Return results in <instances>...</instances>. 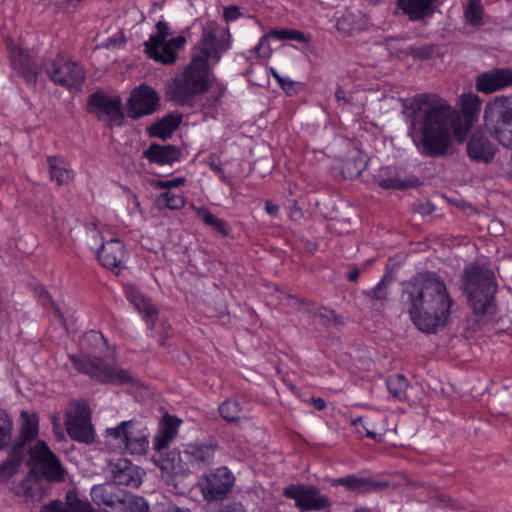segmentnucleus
<instances>
[{
  "mask_svg": "<svg viewBox=\"0 0 512 512\" xmlns=\"http://www.w3.org/2000/svg\"><path fill=\"white\" fill-rule=\"evenodd\" d=\"M408 134L420 154L441 157L448 153L459 116L447 100L435 93H420L406 100Z\"/></svg>",
  "mask_w": 512,
  "mask_h": 512,
  "instance_id": "obj_1",
  "label": "nucleus"
},
{
  "mask_svg": "<svg viewBox=\"0 0 512 512\" xmlns=\"http://www.w3.org/2000/svg\"><path fill=\"white\" fill-rule=\"evenodd\" d=\"M402 285L403 304L420 331L436 333L446 325L454 301L438 274L418 273Z\"/></svg>",
  "mask_w": 512,
  "mask_h": 512,
  "instance_id": "obj_2",
  "label": "nucleus"
},
{
  "mask_svg": "<svg viewBox=\"0 0 512 512\" xmlns=\"http://www.w3.org/2000/svg\"><path fill=\"white\" fill-rule=\"evenodd\" d=\"M228 49L218 38V25L214 21L203 27L198 47L194 49L191 61L168 82L166 94L178 105H192L196 97L204 94L210 87L213 76L209 60L218 62L220 53Z\"/></svg>",
  "mask_w": 512,
  "mask_h": 512,
  "instance_id": "obj_3",
  "label": "nucleus"
},
{
  "mask_svg": "<svg viewBox=\"0 0 512 512\" xmlns=\"http://www.w3.org/2000/svg\"><path fill=\"white\" fill-rule=\"evenodd\" d=\"M463 288L467 301L477 315L491 313L497 282L493 271L485 266L470 265L464 269Z\"/></svg>",
  "mask_w": 512,
  "mask_h": 512,
  "instance_id": "obj_4",
  "label": "nucleus"
},
{
  "mask_svg": "<svg viewBox=\"0 0 512 512\" xmlns=\"http://www.w3.org/2000/svg\"><path fill=\"white\" fill-rule=\"evenodd\" d=\"M483 122L500 146L512 150V97L498 95L490 99L484 107Z\"/></svg>",
  "mask_w": 512,
  "mask_h": 512,
  "instance_id": "obj_5",
  "label": "nucleus"
},
{
  "mask_svg": "<svg viewBox=\"0 0 512 512\" xmlns=\"http://www.w3.org/2000/svg\"><path fill=\"white\" fill-rule=\"evenodd\" d=\"M74 367L82 373L89 375L92 379L113 385L136 384L134 376L123 368L109 365L101 358H77L69 355Z\"/></svg>",
  "mask_w": 512,
  "mask_h": 512,
  "instance_id": "obj_6",
  "label": "nucleus"
},
{
  "mask_svg": "<svg viewBox=\"0 0 512 512\" xmlns=\"http://www.w3.org/2000/svg\"><path fill=\"white\" fill-rule=\"evenodd\" d=\"M157 34L151 35L144 42L145 52L150 59L164 65L174 64L177 60L178 51L184 46L186 39L184 36H177L170 40L166 37L170 35V28L164 21L156 23Z\"/></svg>",
  "mask_w": 512,
  "mask_h": 512,
  "instance_id": "obj_7",
  "label": "nucleus"
},
{
  "mask_svg": "<svg viewBox=\"0 0 512 512\" xmlns=\"http://www.w3.org/2000/svg\"><path fill=\"white\" fill-rule=\"evenodd\" d=\"M31 472L50 482H63L66 470L46 442L36 441L28 450Z\"/></svg>",
  "mask_w": 512,
  "mask_h": 512,
  "instance_id": "obj_8",
  "label": "nucleus"
},
{
  "mask_svg": "<svg viewBox=\"0 0 512 512\" xmlns=\"http://www.w3.org/2000/svg\"><path fill=\"white\" fill-rule=\"evenodd\" d=\"M45 70L52 82L63 87H78L85 80L83 67L61 55L47 60Z\"/></svg>",
  "mask_w": 512,
  "mask_h": 512,
  "instance_id": "obj_9",
  "label": "nucleus"
},
{
  "mask_svg": "<svg viewBox=\"0 0 512 512\" xmlns=\"http://www.w3.org/2000/svg\"><path fill=\"white\" fill-rule=\"evenodd\" d=\"M283 493L285 497L293 499L301 511H330V499L314 486L292 484Z\"/></svg>",
  "mask_w": 512,
  "mask_h": 512,
  "instance_id": "obj_10",
  "label": "nucleus"
},
{
  "mask_svg": "<svg viewBox=\"0 0 512 512\" xmlns=\"http://www.w3.org/2000/svg\"><path fill=\"white\" fill-rule=\"evenodd\" d=\"M233 483V474L226 467H221L203 476L199 486L204 498L212 501L226 495L231 490Z\"/></svg>",
  "mask_w": 512,
  "mask_h": 512,
  "instance_id": "obj_11",
  "label": "nucleus"
},
{
  "mask_svg": "<svg viewBox=\"0 0 512 512\" xmlns=\"http://www.w3.org/2000/svg\"><path fill=\"white\" fill-rule=\"evenodd\" d=\"M159 107V97L156 91L147 85L134 89L127 104V116L138 119L154 113Z\"/></svg>",
  "mask_w": 512,
  "mask_h": 512,
  "instance_id": "obj_12",
  "label": "nucleus"
},
{
  "mask_svg": "<svg viewBox=\"0 0 512 512\" xmlns=\"http://www.w3.org/2000/svg\"><path fill=\"white\" fill-rule=\"evenodd\" d=\"M66 427L69 436L78 442L90 443L94 440L90 413L84 405L67 412Z\"/></svg>",
  "mask_w": 512,
  "mask_h": 512,
  "instance_id": "obj_13",
  "label": "nucleus"
},
{
  "mask_svg": "<svg viewBox=\"0 0 512 512\" xmlns=\"http://www.w3.org/2000/svg\"><path fill=\"white\" fill-rule=\"evenodd\" d=\"M89 109L98 119L107 120L111 125L119 124L123 117L121 100L108 97L100 92H95L89 97Z\"/></svg>",
  "mask_w": 512,
  "mask_h": 512,
  "instance_id": "obj_14",
  "label": "nucleus"
},
{
  "mask_svg": "<svg viewBox=\"0 0 512 512\" xmlns=\"http://www.w3.org/2000/svg\"><path fill=\"white\" fill-rule=\"evenodd\" d=\"M512 86V68H494L479 74L475 87L478 92L490 94Z\"/></svg>",
  "mask_w": 512,
  "mask_h": 512,
  "instance_id": "obj_15",
  "label": "nucleus"
},
{
  "mask_svg": "<svg viewBox=\"0 0 512 512\" xmlns=\"http://www.w3.org/2000/svg\"><path fill=\"white\" fill-rule=\"evenodd\" d=\"M113 484L137 488L142 481V471L128 459H118L109 464Z\"/></svg>",
  "mask_w": 512,
  "mask_h": 512,
  "instance_id": "obj_16",
  "label": "nucleus"
},
{
  "mask_svg": "<svg viewBox=\"0 0 512 512\" xmlns=\"http://www.w3.org/2000/svg\"><path fill=\"white\" fill-rule=\"evenodd\" d=\"M10 58L13 69L20 75L27 84L35 85L37 82L39 68L33 61L27 50L18 46L9 45Z\"/></svg>",
  "mask_w": 512,
  "mask_h": 512,
  "instance_id": "obj_17",
  "label": "nucleus"
},
{
  "mask_svg": "<svg viewBox=\"0 0 512 512\" xmlns=\"http://www.w3.org/2000/svg\"><path fill=\"white\" fill-rule=\"evenodd\" d=\"M497 151L496 145L482 132L473 133L467 143L468 156L476 162L490 163Z\"/></svg>",
  "mask_w": 512,
  "mask_h": 512,
  "instance_id": "obj_18",
  "label": "nucleus"
},
{
  "mask_svg": "<svg viewBox=\"0 0 512 512\" xmlns=\"http://www.w3.org/2000/svg\"><path fill=\"white\" fill-rule=\"evenodd\" d=\"M148 436L147 428L142 423L130 420L124 436L123 448L130 454H144L149 445Z\"/></svg>",
  "mask_w": 512,
  "mask_h": 512,
  "instance_id": "obj_19",
  "label": "nucleus"
},
{
  "mask_svg": "<svg viewBox=\"0 0 512 512\" xmlns=\"http://www.w3.org/2000/svg\"><path fill=\"white\" fill-rule=\"evenodd\" d=\"M125 248L119 239H111L102 243L97 250V257L100 263L107 269H118L125 259Z\"/></svg>",
  "mask_w": 512,
  "mask_h": 512,
  "instance_id": "obj_20",
  "label": "nucleus"
},
{
  "mask_svg": "<svg viewBox=\"0 0 512 512\" xmlns=\"http://www.w3.org/2000/svg\"><path fill=\"white\" fill-rule=\"evenodd\" d=\"M216 446L206 444H188L182 453V458L193 467L201 469L213 463Z\"/></svg>",
  "mask_w": 512,
  "mask_h": 512,
  "instance_id": "obj_21",
  "label": "nucleus"
},
{
  "mask_svg": "<svg viewBox=\"0 0 512 512\" xmlns=\"http://www.w3.org/2000/svg\"><path fill=\"white\" fill-rule=\"evenodd\" d=\"M42 512H94L87 500L79 498L76 492L68 491L65 503L54 501L46 505Z\"/></svg>",
  "mask_w": 512,
  "mask_h": 512,
  "instance_id": "obj_22",
  "label": "nucleus"
},
{
  "mask_svg": "<svg viewBox=\"0 0 512 512\" xmlns=\"http://www.w3.org/2000/svg\"><path fill=\"white\" fill-rule=\"evenodd\" d=\"M181 421L175 416L165 414L160 422L159 430L154 437L153 446L157 451L166 448L176 437Z\"/></svg>",
  "mask_w": 512,
  "mask_h": 512,
  "instance_id": "obj_23",
  "label": "nucleus"
},
{
  "mask_svg": "<svg viewBox=\"0 0 512 512\" xmlns=\"http://www.w3.org/2000/svg\"><path fill=\"white\" fill-rule=\"evenodd\" d=\"M21 427L19 437L13 446H19L21 450H26V444L32 442L38 435L39 419L33 412L22 411Z\"/></svg>",
  "mask_w": 512,
  "mask_h": 512,
  "instance_id": "obj_24",
  "label": "nucleus"
},
{
  "mask_svg": "<svg viewBox=\"0 0 512 512\" xmlns=\"http://www.w3.org/2000/svg\"><path fill=\"white\" fill-rule=\"evenodd\" d=\"M434 0H397V6L411 21H420L433 14Z\"/></svg>",
  "mask_w": 512,
  "mask_h": 512,
  "instance_id": "obj_25",
  "label": "nucleus"
},
{
  "mask_svg": "<svg viewBox=\"0 0 512 512\" xmlns=\"http://www.w3.org/2000/svg\"><path fill=\"white\" fill-rule=\"evenodd\" d=\"M50 178L57 185H68L75 177L70 164L62 157L49 156L47 158Z\"/></svg>",
  "mask_w": 512,
  "mask_h": 512,
  "instance_id": "obj_26",
  "label": "nucleus"
},
{
  "mask_svg": "<svg viewBox=\"0 0 512 512\" xmlns=\"http://www.w3.org/2000/svg\"><path fill=\"white\" fill-rule=\"evenodd\" d=\"M334 485L344 486L348 490L358 491L361 493L379 490L387 487V483L378 482L369 478H361L356 475H348L346 477L335 479Z\"/></svg>",
  "mask_w": 512,
  "mask_h": 512,
  "instance_id": "obj_27",
  "label": "nucleus"
},
{
  "mask_svg": "<svg viewBox=\"0 0 512 512\" xmlns=\"http://www.w3.org/2000/svg\"><path fill=\"white\" fill-rule=\"evenodd\" d=\"M143 157L160 165L172 164L179 159V151L171 145L162 146L153 143L143 152Z\"/></svg>",
  "mask_w": 512,
  "mask_h": 512,
  "instance_id": "obj_28",
  "label": "nucleus"
},
{
  "mask_svg": "<svg viewBox=\"0 0 512 512\" xmlns=\"http://www.w3.org/2000/svg\"><path fill=\"white\" fill-rule=\"evenodd\" d=\"M26 452V450H21L19 446L12 447L7 460L0 464V483L8 481L18 473L25 459Z\"/></svg>",
  "mask_w": 512,
  "mask_h": 512,
  "instance_id": "obj_29",
  "label": "nucleus"
},
{
  "mask_svg": "<svg viewBox=\"0 0 512 512\" xmlns=\"http://www.w3.org/2000/svg\"><path fill=\"white\" fill-rule=\"evenodd\" d=\"M121 490H118L114 484L107 483L101 485H95L91 490V496L93 501L97 505H105L110 508L109 512H112V508L116 500L120 497Z\"/></svg>",
  "mask_w": 512,
  "mask_h": 512,
  "instance_id": "obj_30",
  "label": "nucleus"
},
{
  "mask_svg": "<svg viewBox=\"0 0 512 512\" xmlns=\"http://www.w3.org/2000/svg\"><path fill=\"white\" fill-rule=\"evenodd\" d=\"M378 184L383 189H405L408 187H414L418 184V180H401L397 172L392 167L381 168L378 175Z\"/></svg>",
  "mask_w": 512,
  "mask_h": 512,
  "instance_id": "obj_31",
  "label": "nucleus"
},
{
  "mask_svg": "<svg viewBox=\"0 0 512 512\" xmlns=\"http://www.w3.org/2000/svg\"><path fill=\"white\" fill-rule=\"evenodd\" d=\"M128 299L144 315L147 325L152 329L157 316V310L154 305L136 290H131L128 293Z\"/></svg>",
  "mask_w": 512,
  "mask_h": 512,
  "instance_id": "obj_32",
  "label": "nucleus"
},
{
  "mask_svg": "<svg viewBox=\"0 0 512 512\" xmlns=\"http://www.w3.org/2000/svg\"><path fill=\"white\" fill-rule=\"evenodd\" d=\"M37 474L30 473L15 487L18 496L26 500H36L41 498L40 483L37 480Z\"/></svg>",
  "mask_w": 512,
  "mask_h": 512,
  "instance_id": "obj_33",
  "label": "nucleus"
},
{
  "mask_svg": "<svg viewBox=\"0 0 512 512\" xmlns=\"http://www.w3.org/2000/svg\"><path fill=\"white\" fill-rule=\"evenodd\" d=\"M179 124L180 118L178 116L168 115L154 123L149 128V133L153 137L165 140L172 135V133L178 128Z\"/></svg>",
  "mask_w": 512,
  "mask_h": 512,
  "instance_id": "obj_34",
  "label": "nucleus"
},
{
  "mask_svg": "<svg viewBox=\"0 0 512 512\" xmlns=\"http://www.w3.org/2000/svg\"><path fill=\"white\" fill-rule=\"evenodd\" d=\"M459 100L461 104V112L464 117H466L470 123L476 121L481 109V100L479 96L474 93H466L462 94L459 97Z\"/></svg>",
  "mask_w": 512,
  "mask_h": 512,
  "instance_id": "obj_35",
  "label": "nucleus"
},
{
  "mask_svg": "<svg viewBox=\"0 0 512 512\" xmlns=\"http://www.w3.org/2000/svg\"><path fill=\"white\" fill-rule=\"evenodd\" d=\"M387 388L391 396L399 401H404L407 398V388L409 382L402 374L389 376L386 380Z\"/></svg>",
  "mask_w": 512,
  "mask_h": 512,
  "instance_id": "obj_36",
  "label": "nucleus"
},
{
  "mask_svg": "<svg viewBox=\"0 0 512 512\" xmlns=\"http://www.w3.org/2000/svg\"><path fill=\"white\" fill-rule=\"evenodd\" d=\"M196 215L201 221L210 226L215 232L222 236L228 235L227 223L224 220L217 218L207 208H196Z\"/></svg>",
  "mask_w": 512,
  "mask_h": 512,
  "instance_id": "obj_37",
  "label": "nucleus"
},
{
  "mask_svg": "<svg viewBox=\"0 0 512 512\" xmlns=\"http://www.w3.org/2000/svg\"><path fill=\"white\" fill-rule=\"evenodd\" d=\"M391 278L384 277L374 288L365 292L374 307L382 306L388 300V287Z\"/></svg>",
  "mask_w": 512,
  "mask_h": 512,
  "instance_id": "obj_38",
  "label": "nucleus"
},
{
  "mask_svg": "<svg viewBox=\"0 0 512 512\" xmlns=\"http://www.w3.org/2000/svg\"><path fill=\"white\" fill-rule=\"evenodd\" d=\"M185 204L184 197L180 193L170 190L161 193L156 199V205L159 209L168 208L171 210L181 209Z\"/></svg>",
  "mask_w": 512,
  "mask_h": 512,
  "instance_id": "obj_39",
  "label": "nucleus"
},
{
  "mask_svg": "<svg viewBox=\"0 0 512 512\" xmlns=\"http://www.w3.org/2000/svg\"><path fill=\"white\" fill-rule=\"evenodd\" d=\"M221 417L228 422H235L240 419L242 407L239 401L228 399L224 401L218 408Z\"/></svg>",
  "mask_w": 512,
  "mask_h": 512,
  "instance_id": "obj_40",
  "label": "nucleus"
},
{
  "mask_svg": "<svg viewBox=\"0 0 512 512\" xmlns=\"http://www.w3.org/2000/svg\"><path fill=\"white\" fill-rule=\"evenodd\" d=\"M268 36H271L272 38L280 41L291 40L297 42H307V38L304 33L295 29L271 30L268 33Z\"/></svg>",
  "mask_w": 512,
  "mask_h": 512,
  "instance_id": "obj_41",
  "label": "nucleus"
},
{
  "mask_svg": "<svg viewBox=\"0 0 512 512\" xmlns=\"http://www.w3.org/2000/svg\"><path fill=\"white\" fill-rule=\"evenodd\" d=\"M483 16V7L481 0H470L466 10L465 17L470 25H479Z\"/></svg>",
  "mask_w": 512,
  "mask_h": 512,
  "instance_id": "obj_42",
  "label": "nucleus"
},
{
  "mask_svg": "<svg viewBox=\"0 0 512 512\" xmlns=\"http://www.w3.org/2000/svg\"><path fill=\"white\" fill-rule=\"evenodd\" d=\"M13 429L12 421L8 414L0 409V449H2L11 438Z\"/></svg>",
  "mask_w": 512,
  "mask_h": 512,
  "instance_id": "obj_43",
  "label": "nucleus"
},
{
  "mask_svg": "<svg viewBox=\"0 0 512 512\" xmlns=\"http://www.w3.org/2000/svg\"><path fill=\"white\" fill-rule=\"evenodd\" d=\"M129 424L130 421H124L117 427L108 428L106 430V438L110 439L111 441H115L119 448H123L124 436L126 435Z\"/></svg>",
  "mask_w": 512,
  "mask_h": 512,
  "instance_id": "obj_44",
  "label": "nucleus"
},
{
  "mask_svg": "<svg viewBox=\"0 0 512 512\" xmlns=\"http://www.w3.org/2000/svg\"><path fill=\"white\" fill-rule=\"evenodd\" d=\"M351 424L352 426L355 427L356 429V433L360 436V437H363V436H366V437H370L376 441H380L381 440V435H378L377 433L369 430L363 423H362V418L361 417H358L356 419H353L351 421Z\"/></svg>",
  "mask_w": 512,
  "mask_h": 512,
  "instance_id": "obj_45",
  "label": "nucleus"
},
{
  "mask_svg": "<svg viewBox=\"0 0 512 512\" xmlns=\"http://www.w3.org/2000/svg\"><path fill=\"white\" fill-rule=\"evenodd\" d=\"M436 52V47L432 44H427L421 47H410L409 53L416 58L429 59Z\"/></svg>",
  "mask_w": 512,
  "mask_h": 512,
  "instance_id": "obj_46",
  "label": "nucleus"
},
{
  "mask_svg": "<svg viewBox=\"0 0 512 512\" xmlns=\"http://www.w3.org/2000/svg\"><path fill=\"white\" fill-rule=\"evenodd\" d=\"M206 164L213 170L218 177L225 183H229L227 176L225 175L223 169L220 166L219 157L216 154H210L207 157Z\"/></svg>",
  "mask_w": 512,
  "mask_h": 512,
  "instance_id": "obj_47",
  "label": "nucleus"
},
{
  "mask_svg": "<svg viewBox=\"0 0 512 512\" xmlns=\"http://www.w3.org/2000/svg\"><path fill=\"white\" fill-rule=\"evenodd\" d=\"M269 38H272V37L268 36V34H266L265 36H263L261 38L259 44L254 48V51L258 54L259 57L269 58L271 56L272 50L269 45V41H268Z\"/></svg>",
  "mask_w": 512,
  "mask_h": 512,
  "instance_id": "obj_48",
  "label": "nucleus"
},
{
  "mask_svg": "<svg viewBox=\"0 0 512 512\" xmlns=\"http://www.w3.org/2000/svg\"><path fill=\"white\" fill-rule=\"evenodd\" d=\"M41 298L43 301V305L50 304L52 306L57 318L61 321L62 325L65 326L66 323H65L63 313L61 312L60 308L54 303L51 296L47 292H43L41 294Z\"/></svg>",
  "mask_w": 512,
  "mask_h": 512,
  "instance_id": "obj_49",
  "label": "nucleus"
},
{
  "mask_svg": "<svg viewBox=\"0 0 512 512\" xmlns=\"http://www.w3.org/2000/svg\"><path fill=\"white\" fill-rule=\"evenodd\" d=\"M185 182V178L178 177L171 180H157L155 186L162 189L176 188Z\"/></svg>",
  "mask_w": 512,
  "mask_h": 512,
  "instance_id": "obj_50",
  "label": "nucleus"
},
{
  "mask_svg": "<svg viewBox=\"0 0 512 512\" xmlns=\"http://www.w3.org/2000/svg\"><path fill=\"white\" fill-rule=\"evenodd\" d=\"M240 12L236 6L226 7L224 9V18L226 21H232L239 17Z\"/></svg>",
  "mask_w": 512,
  "mask_h": 512,
  "instance_id": "obj_51",
  "label": "nucleus"
},
{
  "mask_svg": "<svg viewBox=\"0 0 512 512\" xmlns=\"http://www.w3.org/2000/svg\"><path fill=\"white\" fill-rule=\"evenodd\" d=\"M265 211L271 216H277L279 213V206L270 200L265 202Z\"/></svg>",
  "mask_w": 512,
  "mask_h": 512,
  "instance_id": "obj_52",
  "label": "nucleus"
},
{
  "mask_svg": "<svg viewBox=\"0 0 512 512\" xmlns=\"http://www.w3.org/2000/svg\"><path fill=\"white\" fill-rule=\"evenodd\" d=\"M319 317L324 321V323H328L330 321H338L337 314L333 310L326 311V313H320Z\"/></svg>",
  "mask_w": 512,
  "mask_h": 512,
  "instance_id": "obj_53",
  "label": "nucleus"
},
{
  "mask_svg": "<svg viewBox=\"0 0 512 512\" xmlns=\"http://www.w3.org/2000/svg\"><path fill=\"white\" fill-rule=\"evenodd\" d=\"M223 512H244V507L241 503H232L226 505Z\"/></svg>",
  "mask_w": 512,
  "mask_h": 512,
  "instance_id": "obj_54",
  "label": "nucleus"
},
{
  "mask_svg": "<svg viewBox=\"0 0 512 512\" xmlns=\"http://www.w3.org/2000/svg\"><path fill=\"white\" fill-rule=\"evenodd\" d=\"M280 86L282 87L283 90L285 91H289L293 88L294 86V81L288 79V78H279V82Z\"/></svg>",
  "mask_w": 512,
  "mask_h": 512,
  "instance_id": "obj_55",
  "label": "nucleus"
},
{
  "mask_svg": "<svg viewBox=\"0 0 512 512\" xmlns=\"http://www.w3.org/2000/svg\"><path fill=\"white\" fill-rule=\"evenodd\" d=\"M285 299L287 300V305L299 309L301 306L300 301L296 300L292 295H285Z\"/></svg>",
  "mask_w": 512,
  "mask_h": 512,
  "instance_id": "obj_56",
  "label": "nucleus"
},
{
  "mask_svg": "<svg viewBox=\"0 0 512 512\" xmlns=\"http://www.w3.org/2000/svg\"><path fill=\"white\" fill-rule=\"evenodd\" d=\"M360 276V270L357 268H353L347 274V279L351 282H355Z\"/></svg>",
  "mask_w": 512,
  "mask_h": 512,
  "instance_id": "obj_57",
  "label": "nucleus"
},
{
  "mask_svg": "<svg viewBox=\"0 0 512 512\" xmlns=\"http://www.w3.org/2000/svg\"><path fill=\"white\" fill-rule=\"evenodd\" d=\"M314 408L317 410H323L326 407V402L322 398L313 399Z\"/></svg>",
  "mask_w": 512,
  "mask_h": 512,
  "instance_id": "obj_58",
  "label": "nucleus"
},
{
  "mask_svg": "<svg viewBox=\"0 0 512 512\" xmlns=\"http://www.w3.org/2000/svg\"><path fill=\"white\" fill-rule=\"evenodd\" d=\"M124 43V40L123 39H114V38H111L108 40L107 42V47H115V46H120Z\"/></svg>",
  "mask_w": 512,
  "mask_h": 512,
  "instance_id": "obj_59",
  "label": "nucleus"
},
{
  "mask_svg": "<svg viewBox=\"0 0 512 512\" xmlns=\"http://www.w3.org/2000/svg\"><path fill=\"white\" fill-rule=\"evenodd\" d=\"M335 98L338 102H340L341 100H343L344 102H346V99H345V96H344V92L343 90L339 87L337 88L336 92H335Z\"/></svg>",
  "mask_w": 512,
  "mask_h": 512,
  "instance_id": "obj_60",
  "label": "nucleus"
},
{
  "mask_svg": "<svg viewBox=\"0 0 512 512\" xmlns=\"http://www.w3.org/2000/svg\"><path fill=\"white\" fill-rule=\"evenodd\" d=\"M506 176L508 178L512 179V155H511L510 161L508 162V166L506 169Z\"/></svg>",
  "mask_w": 512,
  "mask_h": 512,
  "instance_id": "obj_61",
  "label": "nucleus"
},
{
  "mask_svg": "<svg viewBox=\"0 0 512 512\" xmlns=\"http://www.w3.org/2000/svg\"><path fill=\"white\" fill-rule=\"evenodd\" d=\"M291 216L293 218H297V216L301 217L302 216V213L301 211L297 208V207H294L291 211Z\"/></svg>",
  "mask_w": 512,
  "mask_h": 512,
  "instance_id": "obj_62",
  "label": "nucleus"
},
{
  "mask_svg": "<svg viewBox=\"0 0 512 512\" xmlns=\"http://www.w3.org/2000/svg\"><path fill=\"white\" fill-rule=\"evenodd\" d=\"M166 512H190L188 509H181L179 507L169 508Z\"/></svg>",
  "mask_w": 512,
  "mask_h": 512,
  "instance_id": "obj_63",
  "label": "nucleus"
},
{
  "mask_svg": "<svg viewBox=\"0 0 512 512\" xmlns=\"http://www.w3.org/2000/svg\"><path fill=\"white\" fill-rule=\"evenodd\" d=\"M91 337L97 341L98 339H103V335L101 333H98V332H92L91 333Z\"/></svg>",
  "mask_w": 512,
  "mask_h": 512,
  "instance_id": "obj_64",
  "label": "nucleus"
}]
</instances>
